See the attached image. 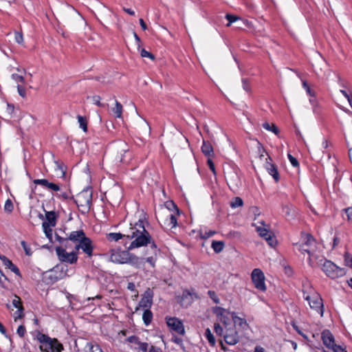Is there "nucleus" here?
<instances>
[{
  "label": "nucleus",
  "mask_w": 352,
  "mask_h": 352,
  "mask_svg": "<svg viewBox=\"0 0 352 352\" xmlns=\"http://www.w3.org/2000/svg\"><path fill=\"white\" fill-rule=\"evenodd\" d=\"M127 239H133L129 246V249L139 248L146 245L151 243V236L148 232L145 229L144 222L140 220L134 227L131 228V234H126Z\"/></svg>",
  "instance_id": "obj_1"
},
{
  "label": "nucleus",
  "mask_w": 352,
  "mask_h": 352,
  "mask_svg": "<svg viewBox=\"0 0 352 352\" xmlns=\"http://www.w3.org/2000/svg\"><path fill=\"white\" fill-rule=\"evenodd\" d=\"M36 339L41 344L39 348L42 352H61L63 350V344L56 338L38 331Z\"/></svg>",
  "instance_id": "obj_2"
},
{
  "label": "nucleus",
  "mask_w": 352,
  "mask_h": 352,
  "mask_svg": "<svg viewBox=\"0 0 352 352\" xmlns=\"http://www.w3.org/2000/svg\"><path fill=\"white\" fill-rule=\"evenodd\" d=\"M71 199L76 203L82 214H87L92 205V189L87 187L77 194L76 197L72 196Z\"/></svg>",
  "instance_id": "obj_3"
},
{
  "label": "nucleus",
  "mask_w": 352,
  "mask_h": 352,
  "mask_svg": "<svg viewBox=\"0 0 352 352\" xmlns=\"http://www.w3.org/2000/svg\"><path fill=\"white\" fill-rule=\"evenodd\" d=\"M177 214L167 209H160L157 213L158 222L166 228H173L177 226Z\"/></svg>",
  "instance_id": "obj_4"
},
{
  "label": "nucleus",
  "mask_w": 352,
  "mask_h": 352,
  "mask_svg": "<svg viewBox=\"0 0 352 352\" xmlns=\"http://www.w3.org/2000/svg\"><path fill=\"white\" fill-rule=\"evenodd\" d=\"M322 270L331 278H336L346 274L345 269L338 267L331 261L326 260L322 265Z\"/></svg>",
  "instance_id": "obj_5"
},
{
  "label": "nucleus",
  "mask_w": 352,
  "mask_h": 352,
  "mask_svg": "<svg viewBox=\"0 0 352 352\" xmlns=\"http://www.w3.org/2000/svg\"><path fill=\"white\" fill-rule=\"evenodd\" d=\"M323 344L329 349L330 352H344V349L335 343L333 334L329 330H324L322 333Z\"/></svg>",
  "instance_id": "obj_6"
},
{
  "label": "nucleus",
  "mask_w": 352,
  "mask_h": 352,
  "mask_svg": "<svg viewBox=\"0 0 352 352\" xmlns=\"http://www.w3.org/2000/svg\"><path fill=\"white\" fill-rule=\"evenodd\" d=\"M56 252L58 259L63 263L74 264L78 261L77 252L76 250L75 251L68 253L65 248L58 246L56 248Z\"/></svg>",
  "instance_id": "obj_7"
},
{
  "label": "nucleus",
  "mask_w": 352,
  "mask_h": 352,
  "mask_svg": "<svg viewBox=\"0 0 352 352\" xmlns=\"http://www.w3.org/2000/svg\"><path fill=\"white\" fill-rule=\"evenodd\" d=\"M303 298L308 301L310 307L323 315V303L322 299L318 294H314L312 296L307 294L303 291Z\"/></svg>",
  "instance_id": "obj_8"
},
{
  "label": "nucleus",
  "mask_w": 352,
  "mask_h": 352,
  "mask_svg": "<svg viewBox=\"0 0 352 352\" xmlns=\"http://www.w3.org/2000/svg\"><path fill=\"white\" fill-rule=\"evenodd\" d=\"M251 277L254 287L257 289L261 292H265L266 290V286L265 284V276L263 272L260 269H254L252 272Z\"/></svg>",
  "instance_id": "obj_9"
},
{
  "label": "nucleus",
  "mask_w": 352,
  "mask_h": 352,
  "mask_svg": "<svg viewBox=\"0 0 352 352\" xmlns=\"http://www.w3.org/2000/svg\"><path fill=\"white\" fill-rule=\"evenodd\" d=\"M66 275L63 269H60L58 265L55 266L49 272V274L45 276L47 284H53L60 279L63 278Z\"/></svg>",
  "instance_id": "obj_10"
},
{
  "label": "nucleus",
  "mask_w": 352,
  "mask_h": 352,
  "mask_svg": "<svg viewBox=\"0 0 352 352\" xmlns=\"http://www.w3.org/2000/svg\"><path fill=\"white\" fill-rule=\"evenodd\" d=\"M224 341L229 345H234L239 341V336L234 327H226Z\"/></svg>",
  "instance_id": "obj_11"
},
{
  "label": "nucleus",
  "mask_w": 352,
  "mask_h": 352,
  "mask_svg": "<svg viewBox=\"0 0 352 352\" xmlns=\"http://www.w3.org/2000/svg\"><path fill=\"white\" fill-rule=\"evenodd\" d=\"M129 253V252L128 251H116L115 250H111L110 260L111 261L117 263H128Z\"/></svg>",
  "instance_id": "obj_12"
},
{
  "label": "nucleus",
  "mask_w": 352,
  "mask_h": 352,
  "mask_svg": "<svg viewBox=\"0 0 352 352\" xmlns=\"http://www.w3.org/2000/svg\"><path fill=\"white\" fill-rule=\"evenodd\" d=\"M212 312L216 315L217 320L223 324L225 328L228 327L230 323L227 313H229V311L223 307L216 306L212 308Z\"/></svg>",
  "instance_id": "obj_13"
},
{
  "label": "nucleus",
  "mask_w": 352,
  "mask_h": 352,
  "mask_svg": "<svg viewBox=\"0 0 352 352\" xmlns=\"http://www.w3.org/2000/svg\"><path fill=\"white\" fill-rule=\"evenodd\" d=\"M80 249H82L88 256H91L94 249L91 240L87 236L85 237L80 243L75 245V250L77 252Z\"/></svg>",
  "instance_id": "obj_14"
},
{
  "label": "nucleus",
  "mask_w": 352,
  "mask_h": 352,
  "mask_svg": "<svg viewBox=\"0 0 352 352\" xmlns=\"http://www.w3.org/2000/svg\"><path fill=\"white\" fill-rule=\"evenodd\" d=\"M166 323L168 327H170L173 331L177 332V333L180 335H184L185 333L183 323L178 318H169L167 320Z\"/></svg>",
  "instance_id": "obj_15"
},
{
  "label": "nucleus",
  "mask_w": 352,
  "mask_h": 352,
  "mask_svg": "<svg viewBox=\"0 0 352 352\" xmlns=\"http://www.w3.org/2000/svg\"><path fill=\"white\" fill-rule=\"evenodd\" d=\"M115 151L117 154L116 159L120 162H125L124 159V155L129 151V146L124 141H119L115 144Z\"/></svg>",
  "instance_id": "obj_16"
},
{
  "label": "nucleus",
  "mask_w": 352,
  "mask_h": 352,
  "mask_svg": "<svg viewBox=\"0 0 352 352\" xmlns=\"http://www.w3.org/2000/svg\"><path fill=\"white\" fill-rule=\"evenodd\" d=\"M256 230L258 232V234L262 238L265 239L271 247H274L276 244L277 241L274 235L268 230L264 228L257 227Z\"/></svg>",
  "instance_id": "obj_17"
},
{
  "label": "nucleus",
  "mask_w": 352,
  "mask_h": 352,
  "mask_svg": "<svg viewBox=\"0 0 352 352\" xmlns=\"http://www.w3.org/2000/svg\"><path fill=\"white\" fill-rule=\"evenodd\" d=\"M86 237L85 233L82 230L72 232L68 236V242L69 241L75 243V245L80 243Z\"/></svg>",
  "instance_id": "obj_18"
},
{
  "label": "nucleus",
  "mask_w": 352,
  "mask_h": 352,
  "mask_svg": "<svg viewBox=\"0 0 352 352\" xmlns=\"http://www.w3.org/2000/svg\"><path fill=\"white\" fill-rule=\"evenodd\" d=\"M201 151L207 157H212L214 155L212 146L205 140L203 141Z\"/></svg>",
  "instance_id": "obj_19"
},
{
  "label": "nucleus",
  "mask_w": 352,
  "mask_h": 352,
  "mask_svg": "<svg viewBox=\"0 0 352 352\" xmlns=\"http://www.w3.org/2000/svg\"><path fill=\"white\" fill-rule=\"evenodd\" d=\"M266 169L268 173L273 177V178L276 182L279 181V174L277 168L274 164L267 162Z\"/></svg>",
  "instance_id": "obj_20"
},
{
  "label": "nucleus",
  "mask_w": 352,
  "mask_h": 352,
  "mask_svg": "<svg viewBox=\"0 0 352 352\" xmlns=\"http://www.w3.org/2000/svg\"><path fill=\"white\" fill-rule=\"evenodd\" d=\"M46 221L43 223H49V226L54 227L56 224V214L54 211H45Z\"/></svg>",
  "instance_id": "obj_21"
},
{
  "label": "nucleus",
  "mask_w": 352,
  "mask_h": 352,
  "mask_svg": "<svg viewBox=\"0 0 352 352\" xmlns=\"http://www.w3.org/2000/svg\"><path fill=\"white\" fill-rule=\"evenodd\" d=\"M129 263H131L133 265L140 267V265L144 263V261L143 258H139L137 256L129 253Z\"/></svg>",
  "instance_id": "obj_22"
},
{
  "label": "nucleus",
  "mask_w": 352,
  "mask_h": 352,
  "mask_svg": "<svg viewBox=\"0 0 352 352\" xmlns=\"http://www.w3.org/2000/svg\"><path fill=\"white\" fill-rule=\"evenodd\" d=\"M85 352H103L100 346L96 342H87L85 346Z\"/></svg>",
  "instance_id": "obj_23"
},
{
  "label": "nucleus",
  "mask_w": 352,
  "mask_h": 352,
  "mask_svg": "<svg viewBox=\"0 0 352 352\" xmlns=\"http://www.w3.org/2000/svg\"><path fill=\"white\" fill-rule=\"evenodd\" d=\"M160 209H167L172 212H175L177 214H179L177 206L173 201H166L164 204V207H162Z\"/></svg>",
  "instance_id": "obj_24"
},
{
  "label": "nucleus",
  "mask_w": 352,
  "mask_h": 352,
  "mask_svg": "<svg viewBox=\"0 0 352 352\" xmlns=\"http://www.w3.org/2000/svg\"><path fill=\"white\" fill-rule=\"evenodd\" d=\"M263 127L267 131L273 132L275 135H278L279 133L278 128L274 123H269L265 122L263 124Z\"/></svg>",
  "instance_id": "obj_25"
},
{
  "label": "nucleus",
  "mask_w": 352,
  "mask_h": 352,
  "mask_svg": "<svg viewBox=\"0 0 352 352\" xmlns=\"http://www.w3.org/2000/svg\"><path fill=\"white\" fill-rule=\"evenodd\" d=\"M224 245V243L221 241H213L211 245L212 248L216 253L221 252L223 250Z\"/></svg>",
  "instance_id": "obj_26"
},
{
  "label": "nucleus",
  "mask_w": 352,
  "mask_h": 352,
  "mask_svg": "<svg viewBox=\"0 0 352 352\" xmlns=\"http://www.w3.org/2000/svg\"><path fill=\"white\" fill-rule=\"evenodd\" d=\"M153 318V314L150 309H146L144 310L143 315H142V319L144 322V324L148 326L149 324H151Z\"/></svg>",
  "instance_id": "obj_27"
},
{
  "label": "nucleus",
  "mask_w": 352,
  "mask_h": 352,
  "mask_svg": "<svg viewBox=\"0 0 352 352\" xmlns=\"http://www.w3.org/2000/svg\"><path fill=\"white\" fill-rule=\"evenodd\" d=\"M304 244L305 246L310 248L314 243V239L310 234H304L302 236Z\"/></svg>",
  "instance_id": "obj_28"
},
{
  "label": "nucleus",
  "mask_w": 352,
  "mask_h": 352,
  "mask_svg": "<svg viewBox=\"0 0 352 352\" xmlns=\"http://www.w3.org/2000/svg\"><path fill=\"white\" fill-rule=\"evenodd\" d=\"M234 325H238L243 330H246L249 328V324H248L245 319L239 317L236 318V322H234Z\"/></svg>",
  "instance_id": "obj_29"
},
{
  "label": "nucleus",
  "mask_w": 352,
  "mask_h": 352,
  "mask_svg": "<svg viewBox=\"0 0 352 352\" xmlns=\"http://www.w3.org/2000/svg\"><path fill=\"white\" fill-rule=\"evenodd\" d=\"M123 237H126V235L125 234H122L121 233H109L107 235V238L109 241H118L119 239L123 238Z\"/></svg>",
  "instance_id": "obj_30"
},
{
  "label": "nucleus",
  "mask_w": 352,
  "mask_h": 352,
  "mask_svg": "<svg viewBox=\"0 0 352 352\" xmlns=\"http://www.w3.org/2000/svg\"><path fill=\"white\" fill-rule=\"evenodd\" d=\"M205 336L206 338H207L208 342L210 343V344L212 346H214L216 344V340H215V338L214 337V336L212 335V333H211V331L209 328H207L206 329V332H205Z\"/></svg>",
  "instance_id": "obj_31"
},
{
  "label": "nucleus",
  "mask_w": 352,
  "mask_h": 352,
  "mask_svg": "<svg viewBox=\"0 0 352 352\" xmlns=\"http://www.w3.org/2000/svg\"><path fill=\"white\" fill-rule=\"evenodd\" d=\"M112 111L117 118H122V105L118 101L116 100V106Z\"/></svg>",
  "instance_id": "obj_32"
},
{
  "label": "nucleus",
  "mask_w": 352,
  "mask_h": 352,
  "mask_svg": "<svg viewBox=\"0 0 352 352\" xmlns=\"http://www.w3.org/2000/svg\"><path fill=\"white\" fill-rule=\"evenodd\" d=\"M151 303H152V297L151 296H145V297H143L140 300V301L139 302V305L140 307L145 308V307H151Z\"/></svg>",
  "instance_id": "obj_33"
},
{
  "label": "nucleus",
  "mask_w": 352,
  "mask_h": 352,
  "mask_svg": "<svg viewBox=\"0 0 352 352\" xmlns=\"http://www.w3.org/2000/svg\"><path fill=\"white\" fill-rule=\"evenodd\" d=\"M243 204V201L242 199L239 197H236L233 198V199L230 202V206L232 208H235L239 206H242Z\"/></svg>",
  "instance_id": "obj_34"
},
{
  "label": "nucleus",
  "mask_w": 352,
  "mask_h": 352,
  "mask_svg": "<svg viewBox=\"0 0 352 352\" xmlns=\"http://www.w3.org/2000/svg\"><path fill=\"white\" fill-rule=\"evenodd\" d=\"M51 226H49V223H43V228L44 230V232L45 233L46 236L50 239L52 240V230L50 228Z\"/></svg>",
  "instance_id": "obj_35"
},
{
  "label": "nucleus",
  "mask_w": 352,
  "mask_h": 352,
  "mask_svg": "<svg viewBox=\"0 0 352 352\" xmlns=\"http://www.w3.org/2000/svg\"><path fill=\"white\" fill-rule=\"evenodd\" d=\"M35 184L41 185L46 188H49L50 182L45 179H36L33 181Z\"/></svg>",
  "instance_id": "obj_36"
},
{
  "label": "nucleus",
  "mask_w": 352,
  "mask_h": 352,
  "mask_svg": "<svg viewBox=\"0 0 352 352\" xmlns=\"http://www.w3.org/2000/svg\"><path fill=\"white\" fill-rule=\"evenodd\" d=\"M283 211L287 217L294 216V210L292 205H285L283 206Z\"/></svg>",
  "instance_id": "obj_37"
},
{
  "label": "nucleus",
  "mask_w": 352,
  "mask_h": 352,
  "mask_svg": "<svg viewBox=\"0 0 352 352\" xmlns=\"http://www.w3.org/2000/svg\"><path fill=\"white\" fill-rule=\"evenodd\" d=\"M294 245L299 252L302 253L307 252L309 255L311 254L310 248L305 246L304 244L295 243Z\"/></svg>",
  "instance_id": "obj_38"
},
{
  "label": "nucleus",
  "mask_w": 352,
  "mask_h": 352,
  "mask_svg": "<svg viewBox=\"0 0 352 352\" xmlns=\"http://www.w3.org/2000/svg\"><path fill=\"white\" fill-rule=\"evenodd\" d=\"M77 118H78V121L79 122L80 126L82 129V130L84 131H87V124L86 119L81 116H78Z\"/></svg>",
  "instance_id": "obj_39"
},
{
  "label": "nucleus",
  "mask_w": 352,
  "mask_h": 352,
  "mask_svg": "<svg viewBox=\"0 0 352 352\" xmlns=\"http://www.w3.org/2000/svg\"><path fill=\"white\" fill-rule=\"evenodd\" d=\"M226 18L228 19V23H227L226 26L227 27H230L231 25V24L233 23V22H235V21H237L239 20H241L239 17H237L235 15H232V14H227L226 15Z\"/></svg>",
  "instance_id": "obj_40"
},
{
  "label": "nucleus",
  "mask_w": 352,
  "mask_h": 352,
  "mask_svg": "<svg viewBox=\"0 0 352 352\" xmlns=\"http://www.w3.org/2000/svg\"><path fill=\"white\" fill-rule=\"evenodd\" d=\"M12 305L15 308H17V309H20L21 308L22 309H24L23 305H22V301H21V298L17 296H15V298L12 300Z\"/></svg>",
  "instance_id": "obj_41"
},
{
  "label": "nucleus",
  "mask_w": 352,
  "mask_h": 352,
  "mask_svg": "<svg viewBox=\"0 0 352 352\" xmlns=\"http://www.w3.org/2000/svg\"><path fill=\"white\" fill-rule=\"evenodd\" d=\"M56 239L65 248H69L68 237L63 238L56 234Z\"/></svg>",
  "instance_id": "obj_42"
},
{
  "label": "nucleus",
  "mask_w": 352,
  "mask_h": 352,
  "mask_svg": "<svg viewBox=\"0 0 352 352\" xmlns=\"http://www.w3.org/2000/svg\"><path fill=\"white\" fill-rule=\"evenodd\" d=\"M208 295L214 303L219 304L220 302V300L214 291L209 290L208 292Z\"/></svg>",
  "instance_id": "obj_43"
},
{
  "label": "nucleus",
  "mask_w": 352,
  "mask_h": 352,
  "mask_svg": "<svg viewBox=\"0 0 352 352\" xmlns=\"http://www.w3.org/2000/svg\"><path fill=\"white\" fill-rule=\"evenodd\" d=\"M14 209V206L12 204V201L10 199H7L5 206H4V210L5 211L8 212H11Z\"/></svg>",
  "instance_id": "obj_44"
},
{
  "label": "nucleus",
  "mask_w": 352,
  "mask_h": 352,
  "mask_svg": "<svg viewBox=\"0 0 352 352\" xmlns=\"http://www.w3.org/2000/svg\"><path fill=\"white\" fill-rule=\"evenodd\" d=\"M345 265L352 268V255L348 252L344 254Z\"/></svg>",
  "instance_id": "obj_45"
},
{
  "label": "nucleus",
  "mask_w": 352,
  "mask_h": 352,
  "mask_svg": "<svg viewBox=\"0 0 352 352\" xmlns=\"http://www.w3.org/2000/svg\"><path fill=\"white\" fill-rule=\"evenodd\" d=\"M214 234H216V232L213 231V230H209V231L205 230L204 232H203V231H201V237L202 239H206L211 237Z\"/></svg>",
  "instance_id": "obj_46"
},
{
  "label": "nucleus",
  "mask_w": 352,
  "mask_h": 352,
  "mask_svg": "<svg viewBox=\"0 0 352 352\" xmlns=\"http://www.w3.org/2000/svg\"><path fill=\"white\" fill-rule=\"evenodd\" d=\"M21 244L24 250V252L27 256H31L32 254V252L31 248L27 245L25 241H22Z\"/></svg>",
  "instance_id": "obj_47"
},
{
  "label": "nucleus",
  "mask_w": 352,
  "mask_h": 352,
  "mask_svg": "<svg viewBox=\"0 0 352 352\" xmlns=\"http://www.w3.org/2000/svg\"><path fill=\"white\" fill-rule=\"evenodd\" d=\"M214 330L217 336H221L223 333V329L219 324V323H214Z\"/></svg>",
  "instance_id": "obj_48"
},
{
  "label": "nucleus",
  "mask_w": 352,
  "mask_h": 352,
  "mask_svg": "<svg viewBox=\"0 0 352 352\" xmlns=\"http://www.w3.org/2000/svg\"><path fill=\"white\" fill-rule=\"evenodd\" d=\"M140 55L142 57H147V58H151V60L155 59L154 55L153 54H151V52L146 51L145 49H142L140 50Z\"/></svg>",
  "instance_id": "obj_49"
},
{
  "label": "nucleus",
  "mask_w": 352,
  "mask_h": 352,
  "mask_svg": "<svg viewBox=\"0 0 352 352\" xmlns=\"http://www.w3.org/2000/svg\"><path fill=\"white\" fill-rule=\"evenodd\" d=\"M302 87L306 89L307 93L311 97L315 96V92L311 89L307 82L304 80L302 81Z\"/></svg>",
  "instance_id": "obj_50"
},
{
  "label": "nucleus",
  "mask_w": 352,
  "mask_h": 352,
  "mask_svg": "<svg viewBox=\"0 0 352 352\" xmlns=\"http://www.w3.org/2000/svg\"><path fill=\"white\" fill-rule=\"evenodd\" d=\"M0 259L2 261L3 265L8 268L12 264V262L4 255H0Z\"/></svg>",
  "instance_id": "obj_51"
},
{
  "label": "nucleus",
  "mask_w": 352,
  "mask_h": 352,
  "mask_svg": "<svg viewBox=\"0 0 352 352\" xmlns=\"http://www.w3.org/2000/svg\"><path fill=\"white\" fill-rule=\"evenodd\" d=\"M24 309H22L21 308L20 309H17L14 314V320L16 321L18 319H21L24 316L23 314Z\"/></svg>",
  "instance_id": "obj_52"
},
{
  "label": "nucleus",
  "mask_w": 352,
  "mask_h": 352,
  "mask_svg": "<svg viewBox=\"0 0 352 352\" xmlns=\"http://www.w3.org/2000/svg\"><path fill=\"white\" fill-rule=\"evenodd\" d=\"M287 156H288V159L289 160V161L293 166L297 167L299 166L298 161L297 160V159L296 157H293L289 153L287 155Z\"/></svg>",
  "instance_id": "obj_53"
},
{
  "label": "nucleus",
  "mask_w": 352,
  "mask_h": 352,
  "mask_svg": "<svg viewBox=\"0 0 352 352\" xmlns=\"http://www.w3.org/2000/svg\"><path fill=\"white\" fill-rule=\"evenodd\" d=\"M101 98L99 96H94L92 97L93 102L98 107H103L104 104L100 102Z\"/></svg>",
  "instance_id": "obj_54"
},
{
  "label": "nucleus",
  "mask_w": 352,
  "mask_h": 352,
  "mask_svg": "<svg viewBox=\"0 0 352 352\" xmlns=\"http://www.w3.org/2000/svg\"><path fill=\"white\" fill-rule=\"evenodd\" d=\"M12 78L17 82H20L21 83H24L25 82V79H24V77L23 76H21V75H19V74H12Z\"/></svg>",
  "instance_id": "obj_55"
},
{
  "label": "nucleus",
  "mask_w": 352,
  "mask_h": 352,
  "mask_svg": "<svg viewBox=\"0 0 352 352\" xmlns=\"http://www.w3.org/2000/svg\"><path fill=\"white\" fill-rule=\"evenodd\" d=\"M15 41L19 44H22L23 42V37L21 32H15Z\"/></svg>",
  "instance_id": "obj_56"
},
{
  "label": "nucleus",
  "mask_w": 352,
  "mask_h": 352,
  "mask_svg": "<svg viewBox=\"0 0 352 352\" xmlns=\"http://www.w3.org/2000/svg\"><path fill=\"white\" fill-rule=\"evenodd\" d=\"M138 344L139 345V349L142 351L143 352H147L148 351V344L146 342H142L139 341L138 342Z\"/></svg>",
  "instance_id": "obj_57"
},
{
  "label": "nucleus",
  "mask_w": 352,
  "mask_h": 352,
  "mask_svg": "<svg viewBox=\"0 0 352 352\" xmlns=\"http://www.w3.org/2000/svg\"><path fill=\"white\" fill-rule=\"evenodd\" d=\"M26 332L25 327L23 325H20L16 331L17 334L21 337L23 338L25 336V333Z\"/></svg>",
  "instance_id": "obj_58"
},
{
  "label": "nucleus",
  "mask_w": 352,
  "mask_h": 352,
  "mask_svg": "<svg viewBox=\"0 0 352 352\" xmlns=\"http://www.w3.org/2000/svg\"><path fill=\"white\" fill-rule=\"evenodd\" d=\"M349 221L352 222V208L349 207L344 210Z\"/></svg>",
  "instance_id": "obj_59"
},
{
  "label": "nucleus",
  "mask_w": 352,
  "mask_h": 352,
  "mask_svg": "<svg viewBox=\"0 0 352 352\" xmlns=\"http://www.w3.org/2000/svg\"><path fill=\"white\" fill-rule=\"evenodd\" d=\"M12 272H13L16 275L21 277V274L19 269L13 263L8 267Z\"/></svg>",
  "instance_id": "obj_60"
},
{
  "label": "nucleus",
  "mask_w": 352,
  "mask_h": 352,
  "mask_svg": "<svg viewBox=\"0 0 352 352\" xmlns=\"http://www.w3.org/2000/svg\"><path fill=\"white\" fill-rule=\"evenodd\" d=\"M17 91L19 94L22 97L25 98L26 96V91L24 87H23L21 85H17Z\"/></svg>",
  "instance_id": "obj_61"
},
{
  "label": "nucleus",
  "mask_w": 352,
  "mask_h": 352,
  "mask_svg": "<svg viewBox=\"0 0 352 352\" xmlns=\"http://www.w3.org/2000/svg\"><path fill=\"white\" fill-rule=\"evenodd\" d=\"M242 83H243V89L248 92H250V86L249 85L248 80L246 78H243Z\"/></svg>",
  "instance_id": "obj_62"
},
{
  "label": "nucleus",
  "mask_w": 352,
  "mask_h": 352,
  "mask_svg": "<svg viewBox=\"0 0 352 352\" xmlns=\"http://www.w3.org/2000/svg\"><path fill=\"white\" fill-rule=\"evenodd\" d=\"M212 157H208V160H207V164L210 168V169L215 174V167H214V162H212Z\"/></svg>",
  "instance_id": "obj_63"
},
{
  "label": "nucleus",
  "mask_w": 352,
  "mask_h": 352,
  "mask_svg": "<svg viewBox=\"0 0 352 352\" xmlns=\"http://www.w3.org/2000/svg\"><path fill=\"white\" fill-rule=\"evenodd\" d=\"M172 341L183 347V340L181 338L174 336Z\"/></svg>",
  "instance_id": "obj_64"
}]
</instances>
